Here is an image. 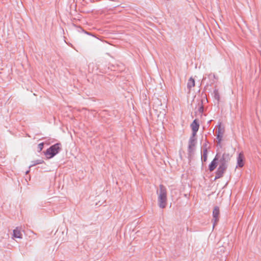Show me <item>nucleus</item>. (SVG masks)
<instances>
[{
  "mask_svg": "<svg viewBox=\"0 0 261 261\" xmlns=\"http://www.w3.org/2000/svg\"><path fill=\"white\" fill-rule=\"evenodd\" d=\"M231 156L228 153H224L219 159V166L216 173V178L222 176L223 173L227 168L228 163L230 160Z\"/></svg>",
  "mask_w": 261,
  "mask_h": 261,
  "instance_id": "f257e3e1",
  "label": "nucleus"
},
{
  "mask_svg": "<svg viewBox=\"0 0 261 261\" xmlns=\"http://www.w3.org/2000/svg\"><path fill=\"white\" fill-rule=\"evenodd\" d=\"M158 194V204L160 207L164 208L166 206L167 196V190L166 188L161 185L159 187V189L156 191Z\"/></svg>",
  "mask_w": 261,
  "mask_h": 261,
  "instance_id": "f03ea898",
  "label": "nucleus"
},
{
  "mask_svg": "<svg viewBox=\"0 0 261 261\" xmlns=\"http://www.w3.org/2000/svg\"><path fill=\"white\" fill-rule=\"evenodd\" d=\"M61 144L60 143H56L51 146L46 150L45 154L47 158L50 159L56 155L61 150Z\"/></svg>",
  "mask_w": 261,
  "mask_h": 261,
  "instance_id": "7ed1b4c3",
  "label": "nucleus"
},
{
  "mask_svg": "<svg viewBox=\"0 0 261 261\" xmlns=\"http://www.w3.org/2000/svg\"><path fill=\"white\" fill-rule=\"evenodd\" d=\"M195 136L192 135L190 139L189 142L188 150L190 153L194 151V147L196 144V139Z\"/></svg>",
  "mask_w": 261,
  "mask_h": 261,
  "instance_id": "20e7f679",
  "label": "nucleus"
},
{
  "mask_svg": "<svg viewBox=\"0 0 261 261\" xmlns=\"http://www.w3.org/2000/svg\"><path fill=\"white\" fill-rule=\"evenodd\" d=\"M219 208L218 206L215 207L213 212V227L216 224L217 222L219 220Z\"/></svg>",
  "mask_w": 261,
  "mask_h": 261,
  "instance_id": "39448f33",
  "label": "nucleus"
},
{
  "mask_svg": "<svg viewBox=\"0 0 261 261\" xmlns=\"http://www.w3.org/2000/svg\"><path fill=\"white\" fill-rule=\"evenodd\" d=\"M220 155L217 153L215 156V158L214 159V160L212 161V162L209 165L210 171H213L216 168L218 164V161Z\"/></svg>",
  "mask_w": 261,
  "mask_h": 261,
  "instance_id": "423d86ee",
  "label": "nucleus"
},
{
  "mask_svg": "<svg viewBox=\"0 0 261 261\" xmlns=\"http://www.w3.org/2000/svg\"><path fill=\"white\" fill-rule=\"evenodd\" d=\"M13 238L22 239V234L21 229L19 227H16L13 230Z\"/></svg>",
  "mask_w": 261,
  "mask_h": 261,
  "instance_id": "0eeeda50",
  "label": "nucleus"
},
{
  "mask_svg": "<svg viewBox=\"0 0 261 261\" xmlns=\"http://www.w3.org/2000/svg\"><path fill=\"white\" fill-rule=\"evenodd\" d=\"M191 127L192 129V135L195 136L199 128V124L197 122L196 120H194L191 124Z\"/></svg>",
  "mask_w": 261,
  "mask_h": 261,
  "instance_id": "6e6552de",
  "label": "nucleus"
},
{
  "mask_svg": "<svg viewBox=\"0 0 261 261\" xmlns=\"http://www.w3.org/2000/svg\"><path fill=\"white\" fill-rule=\"evenodd\" d=\"M244 155L242 152H240L237 158V164L240 167H242L244 166Z\"/></svg>",
  "mask_w": 261,
  "mask_h": 261,
  "instance_id": "1a4fd4ad",
  "label": "nucleus"
},
{
  "mask_svg": "<svg viewBox=\"0 0 261 261\" xmlns=\"http://www.w3.org/2000/svg\"><path fill=\"white\" fill-rule=\"evenodd\" d=\"M216 133H217V139L218 140V143H220L222 141L223 135V131L220 126H219L218 130H216Z\"/></svg>",
  "mask_w": 261,
  "mask_h": 261,
  "instance_id": "9d476101",
  "label": "nucleus"
},
{
  "mask_svg": "<svg viewBox=\"0 0 261 261\" xmlns=\"http://www.w3.org/2000/svg\"><path fill=\"white\" fill-rule=\"evenodd\" d=\"M195 86V81L192 77H190L187 83V87L190 89Z\"/></svg>",
  "mask_w": 261,
  "mask_h": 261,
  "instance_id": "9b49d317",
  "label": "nucleus"
},
{
  "mask_svg": "<svg viewBox=\"0 0 261 261\" xmlns=\"http://www.w3.org/2000/svg\"><path fill=\"white\" fill-rule=\"evenodd\" d=\"M207 148H204L203 150V153L201 156V160L203 162H206L207 160Z\"/></svg>",
  "mask_w": 261,
  "mask_h": 261,
  "instance_id": "f8f14e48",
  "label": "nucleus"
},
{
  "mask_svg": "<svg viewBox=\"0 0 261 261\" xmlns=\"http://www.w3.org/2000/svg\"><path fill=\"white\" fill-rule=\"evenodd\" d=\"M43 162V161L42 160H37L36 161H32V164L29 166V168H31L32 167H33L36 165L41 164Z\"/></svg>",
  "mask_w": 261,
  "mask_h": 261,
  "instance_id": "ddd939ff",
  "label": "nucleus"
},
{
  "mask_svg": "<svg viewBox=\"0 0 261 261\" xmlns=\"http://www.w3.org/2000/svg\"><path fill=\"white\" fill-rule=\"evenodd\" d=\"M43 146H44L43 143H41L39 144L38 145V147H37L38 151L40 152L42 150V149L43 148Z\"/></svg>",
  "mask_w": 261,
  "mask_h": 261,
  "instance_id": "4468645a",
  "label": "nucleus"
},
{
  "mask_svg": "<svg viewBox=\"0 0 261 261\" xmlns=\"http://www.w3.org/2000/svg\"><path fill=\"white\" fill-rule=\"evenodd\" d=\"M199 111H200V112H202L203 111V107L202 106H201L199 108Z\"/></svg>",
  "mask_w": 261,
  "mask_h": 261,
  "instance_id": "2eb2a0df",
  "label": "nucleus"
},
{
  "mask_svg": "<svg viewBox=\"0 0 261 261\" xmlns=\"http://www.w3.org/2000/svg\"><path fill=\"white\" fill-rule=\"evenodd\" d=\"M220 251H224V248L223 247H221L220 248Z\"/></svg>",
  "mask_w": 261,
  "mask_h": 261,
  "instance_id": "dca6fc26",
  "label": "nucleus"
},
{
  "mask_svg": "<svg viewBox=\"0 0 261 261\" xmlns=\"http://www.w3.org/2000/svg\"><path fill=\"white\" fill-rule=\"evenodd\" d=\"M29 172H30V170H28V171H26V172H25V174H28V173H29Z\"/></svg>",
  "mask_w": 261,
  "mask_h": 261,
  "instance_id": "f3484780",
  "label": "nucleus"
}]
</instances>
